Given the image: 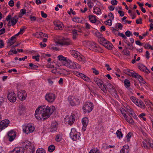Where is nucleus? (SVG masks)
<instances>
[{
  "label": "nucleus",
  "mask_w": 153,
  "mask_h": 153,
  "mask_svg": "<svg viewBox=\"0 0 153 153\" xmlns=\"http://www.w3.org/2000/svg\"><path fill=\"white\" fill-rule=\"evenodd\" d=\"M134 83L136 87L137 88L141 90H143V88L141 85V82H139V84L137 82L134 81Z\"/></svg>",
  "instance_id": "obj_31"
},
{
  "label": "nucleus",
  "mask_w": 153,
  "mask_h": 153,
  "mask_svg": "<svg viewBox=\"0 0 153 153\" xmlns=\"http://www.w3.org/2000/svg\"><path fill=\"white\" fill-rule=\"evenodd\" d=\"M68 100L71 105H76L80 104V101L77 97L70 96L68 98Z\"/></svg>",
  "instance_id": "obj_3"
},
{
  "label": "nucleus",
  "mask_w": 153,
  "mask_h": 153,
  "mask_svg": "<svg viewBox=\"0 0 153 153\" xmlns=\"http://www.w3.org/2000/svg\"><path fill=\"white\" fill-rule=\"evenodd\" d=\"M12 153H24V149L22 148H15Z\"/></svg>",
  "instance_id": "obj_22"
},
{
  "label": "nucleus",
  "mask_w": 153,
  "mask_h": 153,
  "mask_svg": "<svg viewBox=\"0 0 153 153\" xmlns=\"http://www.w3.org/2000/svg\"><path fill=\"white\" fill-rule=\"evenodd\" d=\"M16 137V136H10L8 137V138H9V141L10 142H11Z\"/></svg>",
  "instance_id": "obj_60"
},
{
  "label": "nucleus",
  "mask_w": 153,
  "mask_h": 153,
  "mask_svg": "<svg viewBox=\"0 0 153 153\" xmlns=\"http://www.w3.org/2000/svg\"><path fill=\"white\" fill-rule=\"evenodd\" d=\"M124 83L126 88L130 86V81L128 80L127 79H126L124 80Z\"/></svg>",
  "instance_id": "obj_35"
},
{
  "label": "nucleus",
  "mask_w": 153,
  "mask_h": 153,
  "mask_svg": "<svg viewBox=\"0 0 153 153\" xmlns=\"http://www.w3.org/2000/svg\"><path fill=\"white\" fill-rule=\"evenodd\" d=\"M8 136H16V134L15 132L13 130H11L7 134Z\"/></svg>",
  "instance_id": "obj_43"
},
{
  "label": "nucleus",
  "mask_w": 153,
  "mask_h": 153,
  "mask_svg": "<svg viewBox=\"0 0 153 153\" xmlns=\"http://www.w3.org/2000/svg\"><path fill=\"white\" fill-rule=\"evenodd\" d=\"M89 153H100V152L98 149L94 148L90 151Z\"/></svg>",
  "instance_id": "obj_39"
},
{
  "label": "nucleus",
  "mask_w": 153,
  "mask_h": 153,
  "mask_svg": "<svg viewBox=\"0 0 153 153\" xmlns=\"http://www.w3.org/2000/svg\"><path fill=\"white\" fill-rule=\"evenodd\" d=\"M110 92H111L112 94H114V95H117V92L116 91L115 88L114 87L111 89H110V90L109 91Z\"/></svg>",
  "instance_id": "obj_40"
},
{
  "label": "nucleus",
  "mask_w": 153,
  "mask_h": 153,
  "mask_svg": "<svg viewBox=\"0 0 153 153\" xmlns=\"http://www.w3.org/2000/svg\"><path fill=\"white\" fill-rule=\"evenodd\" d=\"M67 65H66L68 66L69 68L72 69H79L80 68V65L76 62H74L71 60L68 61Z\"/></svg>",
  "instance_id": "obj_6"
},
{
  "label": "nucleus",
  "mask_w": 153,
  "mask_h": 153,
  "mask_svg": "<svg viewBox=\"0 0 153 153\" xmlns=\"http://www.w3.org/2000/svg\"><path fill=\"white\" fill-rule=\"evenodd\" d=\"M80 77L82 78V79L86 81L87 82H91L90 78L83 74H80Z\"/></svg>",
  "instance_id": "obj_23"
},
{
  "label": "nucleus",
  "mask_w": 153,
  "mask_h": 153,
  "mask_svg": "<svg viewBox=\"0 0 153 153\" xmlns=\"http://www.w3.org/2000/svg\"><path fill=\"white\" fill-rule=\"evenodd\" d=\"M57 128V126L56 125V123H53L52 124L51 126V128L52 129H53V130H55Z\"/></svg>",
  "instance_id": "obj_57"
},
{
  "label": "nucleus",
  "mask_w": 153,
  "mask_h": 153,
  "mask_svg": "<svg viewBox=\"0 0 153 153\" xmlns=\"http://www.w3.org/2000/svg\"><path fill=\"white\" fill-rule=\"evenodd\" d=\"M45 99L49 102H52L55 99V94L53 93H49L46 94L45 96Z\"/></svg>",
  "instance_id": "obj_9"
},
{
  "label": "nucleus",
  "mask_w": 153,
  "mask_h": 153,
  "mask_svg": "<svg viewBox=\"0 0 153 153\" xmlns=\"http://www.w3.org/2000/svg\"><path fill=\"white\" fill-rule=\"evenodd\" d=\"M126 120L130 123L131 124L134 122L133 120L131 117L127 119H126Z\"/></svg>",
  "instance_id": "obj_64"
},
{
  "label": "nucleus",
  "mask_w": 153,
  "mask_h": 153,
  "mask_svg": "<svg viewBox=\"0 0 153 153\" xmlns=\"http://www.w3.org/2000/svg\"><path fill=\"white\" fill-rule=\"evenodd\" d=\"M98 40L99 43L101 45H102L104 42L107 41L103 36L98 38Z\"/></svg>",
  "instance_id": "obj_32"
},
{
  "label": "nucleus",
  "mask_w": 153,
  "mask_h": 153,
  "mask_svg": "<svg viewBox=\"0 0 153 153\" xmlns=\"http://www.w3.org/2000/svg\"><path fill=\"white\" fill-rule=\"evenodd\" d=\"M55 109L54 106H40L36 110L35 116L38 120L42 118L44 120L48 118Z\"/></svg>",
  "instance_id": "obj_1"
},
{
  "label": "nucleus",
  "mask_w": 153,
  "mask_h": 153,
  "mask_svg": "<svg viewBox=\"0 0 153 153\" xmlns=\"http://www.w3.org/2000/svg\"><path fill=\"white\" fill-rule=\"evenodd\" d=\"M145 104L146 105H153L152 102H150V101L147 100H145Z\"/></svg>",
  "instance_id": "obj_55"
},
{
  "label": "nucleus",
  "mask_w": 153,
  "mask_h": 153,
  "mask_svg": "<svg viewBox=\"0 0 153 153\" xmlns=\"http://www.w3.org/2000/svg\"><path fill=\"white\" fill-rule=\"evenodd\" d=\"M142 46L144 47V48L146 49H148L149 48V47H151V45L149 44H145V43H143Z\"/></svg>",
  "instance_id": "obj_47"
},
{
  "label": "nucleus",
  "mask_w": 153,
  "mask_h": 153,
  "mask_svg": "<svg viewBox=\"0 0 153 153\" xmlns=\"http://www.w3.org/2000/svg\"><path fill=\"white\" fill-rule=\"evenodd\" d=\"M58 59L59 61L62 62V64L59 65V66L62 65H66V63H68V61L67 60V58L64 57L62 55H60L58 56Z\"/></svg>",
  "instance_id": "obj_13"
},
{
  "label": "nucleus",
  "mask_w": 153,
  "mask_h": 153,
  "mask_svg": "<svg viewBox=\"0 0 153 153\" xmlns=\"http://www.w3.org/2000/svg\"><path fill=\"white\" fill-rule=\"evenodd\" d=\"M127 49H125L123 51V52L124 53L125 55L126 56H128L130 54V52L129 51L127 50Z\"/></svg>",
  "instance_id": "obj_54"
},
{
  "label": "nucleus",
  "mask_w": 153,
  "mask_h": 153,
  "mask_svg": "<svg viewBox=\"0 0 153 153\" xmlns=\"http://www.w3.org/2000/svg\"><path fill=\"white\" fill-rule=\"evenodd\" d=\"M87 4L88 6L90 9H91L92 7L93 6L94 4L93 2H91V0H90L88 3Z\"/></svg>",
  "instance_id": "obj_48"
},
{
  "label": "nucleus",
  "mask_w": 153,
  "mask_h": 153,
  "mask_svg": "<svg viewBox=\"0 0 153 153\" xmlns=\"http://www.w3.org/2000/svg\"><path fill=\"white\" fill-rule=\"evenodd\" d=\"M55 147L54 145H51L49 146L48 148V151L50 152H53L55 149Z\"/></svg>",
  "instance_id": "obj_33"
},
{
  "label": "nucleus",
  "mask_w": 153,
  "mask_h": 153,
  "mask_svg": "<svg viewBox=\"0 0 153 153\" xmlns=\"http://www.w3.org/2000/svg\"><path fill=\"white\" fill-rule=\"evenodd\" d=\"M70 137L74 140L76 141L79 140V135L78 136L77 132L74 128H72L70 134Z\"/></svg>",
  "instance_id": "obj_5"
},
{
  "label": "nucleus",
  "mask_w": 153,
  "mask_h": 153,
  "mask_svg": "<svg viewBox=\"0 0 153 153\" xmlns=\"http://www.w3.org/2000/svg\"><path fill=\"white\" fill-rule=\"evenodd\" d=\"M18 98L21 100H24L27 97V93L24 90H21L18 93Z\"/></svg>",
  "instance_id": "obj_10"
},
{
  "label": "nucleus",
  "mask_w": 153,
  "mask_h": 153,
  "mask_svg": "<svg viewBox=\"0 0 153 153\" xmlns=\"http://www.w3.org/2000/svg\"><path fill=\"white\" fill-rule=\"evenodd\" d=\"M71 33L73 35L72 38L73 39L76 40L78 36L77 30L74 29L72 30Z\"/></svg>",
  "instance_id": "obj_26"
},
{
  "label": "nucleus",
  "mask_w": 153,
  "mask_h": 153,
  "mask_svg": "<svg viewBox=\"0 0 153 153\" xmlns=\"http://www.w3.org/2000/svg\"><path fill=\"white\" fill-rule=\"evenodd\" d=\"M130 111L131 112H129V113L130 115H131V116H130L131 117V116L134 117V118L135 119H137V116L135 114V113L133 112V111L131 110V109L130 108Z\"/></svg>",
  "instance_id": "obj_37"
},
{
  "label": "nucleus",
  "mask_w": 153,
  "mask_h": 153,
  "mask_svg": "<svg viewBox=\"0 0 153 153\" xmlns=\"http://www.w3.org/2000/svg\"><path fill=\"white\" fill-rule=\"evenodd\" d=\"M94 81L99 86L101 83H103L102 81L97 77H94Z\"/></svg>",
  "instance_id": "obj_28"
},
{
  "label": "nucleus",
  "mask_w": 153,
  "mask_h": 153,
  "mask_svg": "<svg viewBox=\"0 0 153 153\" xmlns=\"http://www.w3.org/2000/svg\"><path fill=\"white\" fill-rule=\"evenodd\" d=\"M116 25L117 26L118 29H121L123 27V25H122L120 23H117L116 24Z\"/></svg>",
  "instance_id": "obj_61"
},
{
  "label": "nucleus",
  "mask_w": 153,
  "mask_h": 153,
  "mask_svg": "<svg viewBox=\"0 0 153 153\" xmlns=\"http://www.w3.org/2000/svg\"><path fill=\"white\" fill-rule=\"evenodd\" d=\"M34 129L35 128L34 126L29 125L25 126L23 128V130L24 133L28 134L29 133L33 132Z\"/></svg>",
  "instance_id": "obj_7"
},
{
  "label": "nucleus",
  "mask_w": 153,
  "mask_h": 153,
  "mask_svg": "<svg viewBox=\"0 0 153 153\" xmlns=\"http://www.w3.org/2000/svg\"><path fill=\"white\" fill-rule=\"evenodd\" d=\"M136 77L135 78H137L138 79L139 82H141V81H140L143 80V78L140 75L138 74L137 73V75H136Z\"/></svg>",
  "instance_id": "obj_50"
},
{
  "label": "nucleus",
  "mask_w": 153,
  "mask_h": 153,
  "mask_svg": "<svg viewBox=\"0 0 153 153\" xmlns=\"http://www.w3.org/2000/svg\"><path fill=\"white\" fill-rule=\"evenodd\" d=\"M87 43L88 45V48L91 50L96 52H102L103 51L99 45L94 42H88Z\"/></svg>",
  "instance_id": "obj_2"
},
{
  "label": "nucleus",
  "mask_w": 153,
  "mask_h": 153,
  "mask_svg": "<svg viewBox=\"0 0 153 153\" xmlns=\"http://www.w3.org/2000/svg\"><path fill=\"white\" fill-rule=\"evenodd\" d=\"M63 43L64 45H71L72 44L71 41L69 39H64L63 40Z\"/></svg>",
  "instance_id": "obj_27"
},
{
  "label": "nucleus",
  "mask_w": 153,
  "mask_h": 153,
  "mask_svg": "<svg viewBox=\"0 0 153 153\" xmlns=\"http://www.w3.org/2000/svg\"><path fill=\"white\" fill-rule=\"evenodd\" d=\"M92 70H93V73L96 75H97L99 74V73L98 71L95 68H92Z\"/></svg>",
  "instance_id": "obj_58"
},
{
  "label": "nucleus",
  "mask_w": 153,
  "mask_h": 153,
  "mask_svg": "<svg viewBox=\"0 0 153 153\" xmlns=\"http://www.w3.org/2000/svg\"><path fill=\"white\" fill-rule=\"evenodd\" d=\"M124 73L130 76H132L133 77H136V75H137V73H134V72L128 69H125L123 70Z\"/></svg>",
  "instance_id": "obj_14"
},
{
  "label": "nucleus",
  "mask_w": 153,
  "mask_h": 153,
  "mask_svg": "<svg viewBox=\"0 0 153 153\" xmlns=\"http://www.w3.org/2000/svg\"><path fill=\"white\" fill-rule=\"evenodd\" d=\"M131 99L132 101L134 102L136 105H139V100L137 99L136 97L133 96L131 97Z\"/></svg>",
  "instance_id": "obj_30"
},
{
  "label": "nucleus",
  "mask_w": 153,
  "mask_h": 153,
  "mask_svg": "<svg viewBox=\"0 0 153 153\" xmlns=\"http://www.w3.org/2000/svg\"><path fill=\"white\" fill-rule=\"evenodd\" d=\"M16 18V16L12 18L11 20L9 22L7 25L9 26H10L11 25L13 26L18 21V18Z\"/></svg>",
  "instance_id": "obj_19"
},
{
  "label": "nucleus",
  "mask_w": 153,
  "mask_h": 153,
  "mask_svg": "<svg viewBox=\"0 0 153 153\" xmlns=\"http://www.w3.org/2000/svg\"><path fill=\"white\" fill-rule=\"evenodd\" d=\"M125 34L126 36H127V37H129L130 36H132L133 34L129 30L126 31L125 33Z\"/></svg>",
  "instance_id": "obj_45"
},
{
  "label": "nucleus",
  "mask_w": 153,
  "mask_h": 153,
  "mask_svg": "<svg viewBox=\"0 0 153 153\" xmlns=\"http://www.w3.org/2000/svg\"><path fill=\"white\" fill-rule=\"evenodd\" d=\"M116 133L117 137H118L119 139L121 137H122L123 136V134L122 132L119 130H117Z\"/></svg>",
  "instance_id": "obj_41"
},
{
  "label": "nucleus",
  "mask_w": 153,
  "mask_h": 153,
  "mask_svg": "<svg viewBox=\"0 0 153 153\" xmlns=\"http://www.w3.org/2000/svg\"><path fill=\"white\" fill-rule=\"evenodd\" d=\"M104 23L105 24L110 26L112 25V22L111 19H109L108 20L105 21Z\"/></svg>",
  "instance_id": "obj_44"
},
{
  "label": "nucleus",
  "mask_w": 153,
  "mask_h": 153,
  "mask_svg": "<svg viewBox=\"0 0 153 153\" xmlns=\"http://www.w3.org/2000/svg\"><path fill=\"white\" fill-rule=\"evenodd\" d=\"M130 111L131 112H129V113L130 115H131V116H130L131 117V116L134 117V118L135 119H137V116L135 114V113L133 112V111L131 110V109L130 108Z\"/></svg>",
  "instance_id": "obj_38"
},
{
  "label": "nucleus",
  "mask_w": 153,
  "mask_h": 153,
  "mask_svg": "<svg viewBox=\"0 0 153 153\" xmlns=\"http://www.w3.org/2000/svg\"><path fill=\"white\" fill-rule=\"evenodd\" d=\"M94 106H83V109L84 112L86 113L87 112L88 113L90 112L93 109Z\"/></svg>",
  "instance_id": "obj_18"
},
{
  "label": "nucleus",
  "mask_w": 153,
  "mask_h": 153,
  "mask_svg": "<svg viewBox=\"0 0 153 153\" xmlns=\"http://www.w3.org/2000/svg\"><path fill=\"white\" fill-rule=\"evenodd\" d=\"M93 12L97 15H99L102 13L101 10L99 8L96 7L93 8Z\"/></svg>",
  "instance_id": "obj_25"
},
{
  "label": "nucleus",
  "mask_w": 153,
  "mask_h": 153,
  "mask_svg": "<svg viewBox=\"0 0 153 153\" xmlns=\"http://www.w3.org/2000/svg\"><path fill=\"white\" fill-rule=\"evenodd\" d=\"M96 16L94 15H89V19L90 21L92 23H95L97 21Z\"/></svg>",
  "instance_id": "obj_24"
},
{
  "label": "nucleus",
  "mask_w": 153,
  "mask_h": 153,
  "mask_svg": "<svg viewBox=\"0 0 153 153\" xmlns=\"http://www.w3.org/2000/svg\"><path fill=\"white\" fill-rule=\"evenodd\" d=\"M108 45L106 46V48L108 49L111 50L112 49V47L113 46V45L111 43L108 42Z\"/></svg>",
  "instance_id": "obj_42"
},
{
  "label": "nucleus",
  "mask_w": 153,
  "mask_h": 153,
  "mask_svg": "<svg viewBox=\"0 0 153 153\" xmlns=\"http://www.w3.org/2000/svg\"><path fill=\"white\" fill-rule=\"evenodd\" d=\"M7 98L10 102H14L16 100V94L14 92H10L8 94Z\"/></svg>",
  "instance_id": "obj_11"
},
{
  "label": "nucleus",
  "mask_w": 153,
  "mask_h": 153,
  "mask_svg": "<svg viewBox=\"0 0 153 153\" xmlns=\"http://www.w3.org/2000/svg\"><path fill=\"white\" fill-rule=\"evenodd\" d=\"M138 68L140 71L147 74H149L150 73V71L147 69L146 66L143 64L139 63L138 64Z\"/></svg>",
  "instance_id": "obj_15"
},
{
  "label": "nucleus",
  "mask_w": 153,
  "mask_h": 153,
  "mask_svg": "<svg viewBox=\"0 0 153 153\" xmlns=\"http://www.w3.org/2000/svg\"><path fill=\"white\" fill-rule=\"evenodd\" d=\"M36 153H46L45 151L43 149H38L36 152Z\"/></svg>",
  "instance_id": "obj_53"
},
{
  "label": "nucleus",
  "mask_w": 153,
  "mask_h": 153,
  "mask_svg": "<svg viewBox=\"0 0 153 153\" xmlns=\"http://www.w3.org/2000/svg\"><path fill=\"white\" fill-rule=\"evenodd\" d=\"M54 25L56 26V29H58L60 30H62L63 27V25L60 22H56L54 23Z\"/></svg>",
  "instance_id": "obj_20"
},
{
  "label": "nucleus",
  "mask_w": 153,
  "mask_h": 153,
  "mask_svg": "<svg viewBox=\"0 0 153 153\" xmlns=\"http://www.w3.org/2000/svg\"><path fill=\"white\" fill-rule=\"evenodd\" d=\"M120 152V153H128V150H125L124 146H123V148L121 149Z\"/></svg>",
  "instance_id": "obj_56"
},
{
  "label": "nucleus",
  "mask_w": 153,
  "mask_h": 153,
  "mask_svg": "<svg viewBox=\"0 0 153 153\" xmlns=\"http://www.w3.org/2000/svg\"><path fill=\"white\" fill-rule=\"evenodd\" d=\"M29 66L31 67L32 69H36L38 68V66L34 65L33 63H30L29 65Z\"/></svg>",
  "instance_id": "obj_52"
},
{
  "label": "nucleus",
  "mask_w": 153,
  "mask_h": 153,
  "mask_svg": "<svg viewBox=\"0 0 153 153\" xmlns=\"http://www.w3.org/2000/svg\"><path fill=\"white\" fill-rule=\"evenodd\" d=\"M41 16L43 18H46L47 17V15L46 13H45L43 11L41 12Z\"/></svg>",
  "instance_id": "obj_63"
},
{
  "label": "nucleus",
  "mask_w": 153,
  "mask_h": 153,
  "mask_svg": "<svg viewBox=\"0 0 153 153\" xmlns=\"http://www.w3.org/2000/svg\"><path fill=\"white\" fill-rule=\"evenodd\" d=\"M124 107L125 108H122L120 109V111L124 117H125L126 119H127V116L126 115L125 112H131L130 111V107H129V106H126V107L124 106Z\"/></svg>",
  "instance_id": "obj_12"
},
{
  "label": "nucleus",
  "mask_w": 153,
  "mask_h": 153,
  "mask_svg": "<svg viewBox=\"0 0 153 153\" xmlns=\"http://www.w3.org/2000/svg\"><path fill=\"white\" fill-rule=\"evenodd\" d=\"M151 142L148 139L146 140L143 142L142 146L144 148L149 149L150 148Z\"/></svg>",
  "instance_id": "obj_16"
},
{
  "label": "nucleus",
  "mask_w": 153,
  "mask_h": 153,
  "mask_svg": "<svg viewBox=\"0 0 153 153\" xmlns=\"http://www.w3.org/2000/svg\"><path fill=\"white\" fill-rule=\"evenodd\" d=\"M26 27L25 26H23L20 29V31L19 32L21 34H22L25 31V30L26 29Z\"/></svg>",
  "instance_id": "obj_59"
},
{
  "label": "nucleus",
  "mask_w": 153,
  "mask_h": 153,
  "mask_svg": "<svg viewBox=\"0 0 153 153\" xmlns=\"http://www.w3.org/2000/svg\"><path fill=\"white\" fill-rule=\"evenodd\" d=\"M130 111L131 112H129V113L130 115H131V116H130L131 117V116L134 117V118L135 119H137V116L135 114V113L133 112V111L131 110V109L130 108Z\"/></svg>",
  "instance_id": "obj_36"
},
{
  "label": "nucleus",
  "mask_w": 153,
  "mask_h": 153,
  "mask_svg": "<svg viewBox=\"0 0 153 153\" xmlns=\"http://www.w3.org/2000/svg\"><path fill=\"white\" fill-rule=\"evenodd\" d=\"M8 4L10 7H13L14 4V1L12 0L8 2Z\"/></svg>",
  "instance_id": "obj_62"
},
{
  "label": "nucleus",
  "mask_w": 153,
  "mask_h": 153,
  "mask_svg": "<svg viewBox=\"0 0 153 153\" xmlns=\"http://www.w3.org/2000/svg\"><path fill=\"white\" fill-rule=\"evenodd\" d=\"M88 120L87 118L85 117L82 119V123L83 125L82 129L84 131L86 130L87 125L88 123Z\"/></svg>",
  "instance_id": "obj_17"
},
{
  "label": "nucleus",
  "mask_w": 153,
  "mask_h": 153,
  "mask_svg": "<svg viewBox=\"0 0 153 153\" xmlns=\"http://www.w3.org/2000/svg\"><path fill=\"white\" fill-rule=\"evenodd\" d=\"M132 133L131 132L128 133L126 136L127 140L128 141H129L131 137Z\"/></svg>",
  "instance_id": "obj_49"
},
{
  "label": "nucleus",
  "mask_w": 153,
  "mask_h": 153,
  "mask_svg": "<svg viewBox=\"0 0 153 153\" xmlns=\"http://www.w3.org/2000/svg\"><path fill=\"white\" fill-rule=\"evenodd\" d=\"M10 121L8 120H5L0 122V131H2L3 129L7 127Z\"/></svg>",
  "instance_id": "obj_8"
},
{
  "label": "nucleus",
  "mask_w": 153,
  "mask_h": 153,
  "mask_svg": "<svg viewBox=\"0 0 153 153\" xmlns=\"http://www.w3.org/2000/svg\"><path fill=\"white\" fill-rule=\"evenodd\" d=\"M105 86L106 89H107L108 91L114 87L111 83H107Z\"/></svg>",
  "instance_id": "obj_34"
},
{
  "label": "nucleus",
  "mask_w": 153,
  "mask_h": 153,
  "mask_svg": "<svg viewBox=\"0 0 153 153\" xmlns=\"http://www.w3.org/2000/svg\"><path fill=\"white\" fill-rule=\"evenodd\" d=\"M74 117L72 115H68L65 118L64 122L66 124L71 125L74 123Z\"/></svg>",
  "instance_id": "obj_4"
},
{
  "label": "nucleus",
  "mask_w": 153,
  "mask_h": 153,
  "mask_svg": "<svg viewBox=\"0 0 153 153\" xmlns=\"http://www.w3.org/2000/svg\"><path fill=\"white\" fill-rule=\"evenodd\" d=\"M117 34L119 36L122 37L124 39H127L126 36L122 33L119 32Z\"/></svg>",
  "instance_id": "obj_51"
},
{
  "label": "nucleus",
  "mask_w": 153,
  "mask_h": 153,
  "mask_svg": "<svg viewBox=\"0 0 153 153\" xmlns=\"http://www.w3.org/2000/svg\"><path fill=\"white\" fill-rule=\"evenodd\" d=\"M16 39V37L15 36H13L10 39H9L8 40V45L10 46L13 45L16 42L15 40Z\"/></svg>",
  "instance_id": "obj_21"
},
{
  "label": "nucleus",
  "mask_w": 153,
  "mask_h": 153,
  "mask_svg": "<svg viewBox=\"0 0 153 153\" xmlns=\"http://www.w3.org/2000/svg\"><path fill=\"white\" fill-rule=\"evenodd\" d=\"M76 55L75 54H74V57L77 59L78 60H79V61H81L82 60L83 58L81 57L80 56H78L77 54L76 53H75Z\"/></svg>",
  "instance_id": "obj_46"
},
{
  "label": "nucleus",
  "mask_w": 153,
  "mask_h": 153,
  "mask_svg": "<svg viewBox=\"0 0 153 153\" xmlns=\"http://www.w3.org/2000/svg\"><path fill=\"white\" fill-rule=\"evenodd\" d=\"M99 87L101 88V89L102 91L105 93H106L107 91V90H106V88L105 85L103 84V83H101L100 85H99Z\"/></svg>",
  "instance_id": "obj_29"
}]
</instances>
